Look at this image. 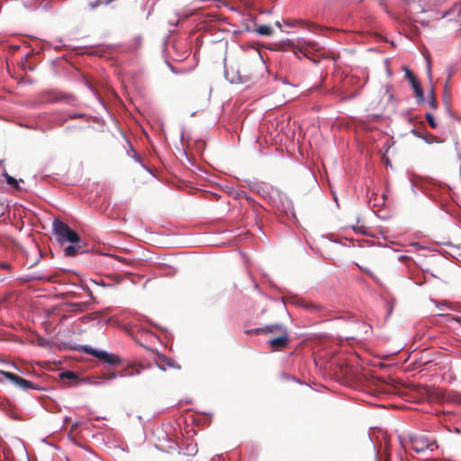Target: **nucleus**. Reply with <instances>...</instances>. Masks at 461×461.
<instances>
[{"label": "nucleus", "instance_id": "f257e3e1", "mask_svg": "<svg viewBox=\"0 0 461 461\" xmlns=\"http://www.w3.org/2000/svg\"><path fill=\"white\" fill-rule=\"evenodd\" d=\"M52 228L53 234L59 242H81L80 236L76 231L71 230L68 224L60 221L59 218L54 219Z\"/></svg>", "mask_w": 461, "mask_h": 461}, {"label": "nucleus", "instance_id": "f03ea898", "mask_svg": "<svg viewBox=\"0 0 461 461\" xmlns=\"http://www.w3.org/2000/svg\"><path fill=\"white\" fill-rule=\"evenodd\" d=\"M410 442L411 448L417 453H421L428 449L433 451L434 448L438 447L436 440L423 433L411 435Z\"/></svg>", "mask_w": 461, "mask_h": 461}, {"label": "nucleus", "instance_id": "7ed1b4c3", "mask_svg": "<svg viewBox=\"0 0 461 461\" xmlns=\"http://www.w3.org/2000/svg\"><path fill=\"white\" fill-rule=\"evenodd\" d=\"M0 374L5 376L11 383L14 384L17 387L21 388L23 391H27L30 389L33 390H41V387L38 384L26 380L12 372H8L3 369H0Z\"/></svg>", "mask_w": 461, "mask_h": 461}, {"label": "nucleus", "instance_id": "20e7f679", "mask_svg": "<svg viewBox=\"0 0 461 461\" xmlns=\"http://www.w3.org/2000/svg\"><path fill=\"white\" fill-rule=\"evenodd\" d=\"M287 329L282 324H271L267 325L263 328H257L252 330H246V333L249 335H258V334H274L276 336L281 335L285 332H287Z\"/></svg>", "mask_w": 461, "mask_h": 461}, {"label": "nucleus", "instance_id": "39448f33", "mask_svg": "<svg viewBox=\"0 0 461 461\" xmlns=\"http://www.w3.org/2000/svg\"><path fill=\"white\" fill-rule=\"evenodd\" d=\"M85 351L91 356H94L108 364H120L121 359L117 355L110 354L105 351L97 350L92 348H85Z\"/></svg>", "mask_w": 461, "mask_h": 461}, {"label": "nucleus", "instance_id": "423d86ee", "mask_svg": "<svg viewBox=\"0 0 461 461\" xmlns=\"http://www.w3.org/2000/svg\"><path fill=\"white\" fill-rule=\"evenodd\" d=\"M404 72H405V77L411 84V86L414 90L415 97L417 98V101L422 102L424 100L423 91H422L420 84L419 80L417 79L416 76L408 68H404Z\"/></svg>", "mask_w": 461, "mask_h": 461}, {"label": "nucleus", "instance_id": "0eeeda50", "mask_svg": "<svg viewBox=\"0 0 461 461\" xmlns=\"http://www.w3.org/2000/svg\"><path fill=\"white\" fill-rule=\"evenodd\" d=\"M267 343L269 344L271 349L274 351L285 348L289 344L288 331L269 339Z\"/></svg>", "mask_w": 461, "mask_h": 461}, {"label": "nucleus", "instance_id": "6e6552de", "mask_svg": "<svg viewBox=\"0 0 461 461\" xmlns=\"http://www.w3.org/2000/svg\"><path fill=\"white\" fill-rule=\"evenodd\" d=\"M156 362L158 368L163 371H166L168 368L180 369L181 367L176 360L162 354L158 355Z\"/></svg>", "mask_w": 461, "mask_h": 461}, {"label": "nucleus", "instance_id": "1a4fd4ad", "mask_svg": "<svg viewBox=\"0 0 461 461\" xmlns=\"http://www.w3.org/2000/svg\"><path fill=\"white\" fill-rule=\"evenodd\" d=\"M82 251L80 242L71 243L64 249V254L67 257H75Z\"/></svg>", "mask_w": 461, "mask_h": 461}, {"label": "nucleus", "instance_id": "9d476101", "mask_svg": "<svg viewBox=\"0 0 461 461\" xmlns=\"http://www.w3.org/2000/svg\"><path fill=\"white\" fill-rule=\"evenodd\" d=\"M306 307L309 308L311 311L315 312H320L321 317H328L329 316V311L326 310L323 306L315 304L313 303H310L306 304Z\"/></svg>", "mask_w": 461, "mask_h": 461}, {"label": "nucleus", "instance_id": "9b49d317", "mask_svg": "<svg viewBox=\"0 0 461 461\" xmlns=\"http://www.w3.org/2000/svg\"><path fill=\"white\" fill-rule=\"evenodd\" d=\"M88 303H68L67 306L70 309L68 312H83L86 311Z\"/></svg>", "mask_w": 461, "mask_h": 461}, {"label": "nucleus", "instance_id": "f8f14e48", "mask_svg": "<svg viewBox=\"0 0 461 461\" xmlns=\"http://www.w3.org/2000/svg\"><path fill=\"white\" fill-rule=\"evenodd\" d=\"M255 31L263 36H271L274 33V30L269 25H260Z\"/></svg>", "mask_w": 461, "mask_h": 461}, {"label": "nucleus", "instance_id": "ddd939ff", "mask_svg": "<svg viewBox=\"0 0 461 461\" xmlns=\"http://www.w3.org/2000/svg\"><path fill=\"white\" fill-rule=\"evenodd\" d=\"M5 181H6V183H7L9 185H11L12 187H14V189H20V186H19L18 181H17L14 177H13V176H9V175H7V174H6V175H5Z\"/></svg>", "mask_w": 461, "mask_h": 461}, {"label": "nucleus", "instance_id": "4468645a", "mask_svg": "<svg viewBox=\"0 0 461 461\" xmlns=\"http://www.w3.org/2000/svg\"><path fill=\"white\" fill-rule=\"evenodd\" d=\"M59 376L62 380H76L77 378L76 374L71 371L63 372L59 375Z\"/></svg>", "mask_w": 461, "mask_h": 461}, {"label": "nucleus", "instance_id": "2eb2a0df", "mask_svg": "<svg viewBox=\"0 0 461 461\" xmlns=\"http://www.w3.org/2000/svg\"><path fill=\"white\" fill-rule=\"evenodd\" d=\"M425 117L428 123L432 129L438 128V123L436 122L434 116L430 113H426Z\"/></svg>", "mask_w": 461, "mask_h": 461}, {"label": "nucleus", "instance_id": "dca6fc26", "mask_svg": "<svg viewBox=\"0 0 461 461\" xmlns=\"http://www.w3.org/2000/svg\"><path fill=\"white\" fill-rule=\"evenodd\" d=\"M251 73H248V74H244V75H239L238 76V80L240 82V83H245V82H248L249 80L251 79Z\"/></svg>", "mask_w": 461, "mask_h": 461}, {"label": "nucleus", "instance_id": "f3484780", "mask_svg": "<svg viewBox=\"0 0 461 461\" xmlns=\"http://www.w3.org/2000/svg\"><path fill=\"white\" fill-rule=\"evenodd\" d=\"M429 103L432 109H437L438 105H437V101H436L433 91L430 94V98H429Z\"/></svg>", "mask_w": 461, "mask_h": 461}, {"label": "nucleus", "instance_id": "a211bd4d", "mask_svg": "<svg viewBox=\"0 0 461 461\" xmlns=\"http://www.w3.org/2000/svg\"><path fill=\"white\" fill-rule=\"evenodd\" d=\"M0 269L11 271L12 266L7 262H0Z\"/></svg>", "mask_w": 461, "mask_h": 461}, {"label": "nucleus", "instance_id": "6ab92c4d", "mask_svg": "<svg viewBox=\"0 0 461 461\" xmlns=\"http://www.w3.org/2000/svg\"><path fill=\"white\" fill-rule=\"evenodd\" d=\"M436 137L430 133H427L424 137H423V140L427 142V143H432L434 139Z\"/></svg>", "mask_w": 461, "mask_h": 461}, {"label": "nucleus", "instance_id": "aec40b11", "mask_svg": "<svg viewBox=\"0 0 461 461\" xmlns=\"http://www.w3.org/2000/svg\"><path fill=\"white\" fill-rule=\"evenodd\" d=\"M358 267L363 270L365 273L368 274L369 276H372V272L370 271L369 268H367L366 267H363V266H359L358 265Z\"/></svg>", "mask_w": 461, "mask_h": 461}, {"label": "nucleus", "instance_id": "412c9836", "mask_svg": "<svg viewBox=\"0 0 461 461\" xmlns=\"http://www.w3.org/2000/svg\"><path fill=\"white\" fill-rule=\"evenodd\" d=\"M116 376L115 373H108L106 375H105V378L106 379H113Z\"/></svg>", "mask_w": 461, "mask_h": 461}, {"label": "nucleus", "instance_id": "4be33fe9", "mask_svg": "<svg viewBox=\"0 0 461 461\" xmlns=\"http://www.w3.org/2000/svg\"><path fill=\"white\" fill-rule=\"evenodd\" d=\"M196 144H197V146H198L199 148H203V147H204V145H205V143H204V141H203V140H197V141H196Z\"/></svg>", "mask_w": 461, "mask_h": 461}, {"label": "nucleus", "instance_id": "5701e85b", "mask_svg": "<svg viewBox=\"0 0 461 461\" xmlns=\"http://www.w3.org/2000/svg\"><path fill=\"white\" fill-rule=\"evenodd\" d=\"M4 214V205L0 204V217Z\"/></svg>", "mask_w": 461, "mask_h": 461}, {"label": "nucleus", "instance_id": "b1692460", "mask_svg": "<svg viewBox=\"0 0 461 461\" xmlns=\"http://www.w3.org/2000/svg\"><path fill=\"white\" fill-rule=\"evenodd\" d=\"M77 427V423L72 425L70 432H72Z\"/></svg>", "mask_w": 461, "mask_h": 461}, {"label": "nucleus", "instance_id": "393cba45", "mask_svg": "<svg viewBox=\"0 0 461 461\" xmlns=\"http://www.w3.org/2000/svg\"><path fill=\"white\" fill-rule=\"evenodd\" d=\"M363 229H364V227H363V226L358 227V230H359V232L364 233V232H365V230H364Z\"/></svg>", "mask_w": 461, "mask_h": 461}, {"label": "nucleus", "instance_id": "a878e982", "mask_svg": "<svg viewBox=\"0 0 461 461\" xmlns=\"http://www.w3.org/2000/svg\"><path fill=\"white\" fill-rule=\"evenodd\" d=\"M194 450V454L197 453V449H196V447H194L191 451Z\"/></svg>", "mask_w": 461, "mask_h": 461}, {"label": "nucleus", "instance_id": "bb28decb", "mask_svg": "<svg viewBox=\"0 0 461 461\" xmlns=\"http://www.w3.org/2000/svg\"><path fill=\"white\" fill-rule=\"evenodd\" d=\"M428 70H429V73H430V65L429 64V67H428Z\"/></svg>", "mask_w": 461, "mask_h": 461}, {"label": "nucleus", "instance_id": "cd10ccee", "mask_svg": "<svg viewBox=\"0 0 461 461\" xmlns=\"http://www.w3.org/2000/svg\"><path fill=\"white\" fill-rule=\"evenodd\" d=\"M276 25L279 27L281 26L279 22H276Z\"/></svg>", "mask_w": 461, "mask_h": 461}, {"label": "nucleus", "instance_id": "c85d7f7f", "mask_svg": "<svg viewBox=\"0 0 461 461\" xmlns=\"http://www.w3.org/2000/svg\"><path fill=\"white\" fill-rule=\"evenodd\" d=\"M384 461H390L389 457L387 456Z\"/></svg>", "mask_w": 461, "mask_h": 461}]
</instances>
